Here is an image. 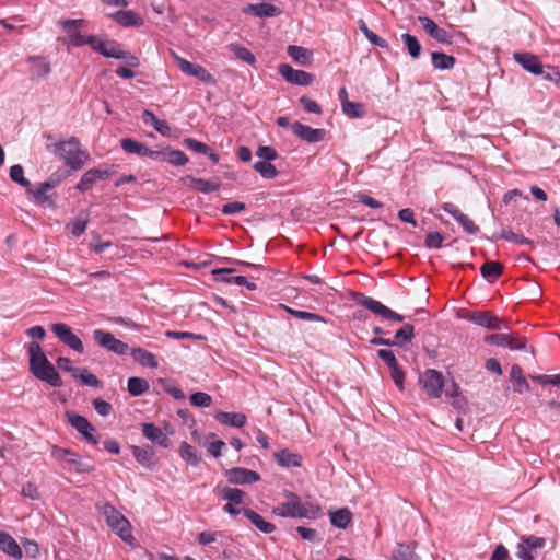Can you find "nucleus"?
Segmentation results:
<instances>
[{
  "instance_id": "f257e3e1",
  "label": "nucleus",
  "mask_w": 560,
  "mask_h": 560,
  "mask_svg": "<svg viewBox=\"0 0 560 560\" xmlns=\"http://www.w3.org/2000/svg\"><path fill=\"white\" fill-rule=\"evenodd\" d=\"M97 510L105 517L106 524L127 544H132L135 537L131 533L130 522L110 503L105 502L96 505Z\"/></svg>"
},
{
  "instance_id": "f03ea898",
  "label": "nucleus",
  "mask_w": 560,
  "mask_h": 560,
  "mask_svg": "<svg viewBox=\"0 0 560 560\" xmlns=\"http://www.w3.org/2000/svg\"><path fill=\"white\" fill-rule=\"evenodd\" d=\"M54 153L72 170H80L90 159L89 153L80 148V142H56Z\"/></svg>"
},
{
  "instance_id": "7ed1b4c3",
  "label": "nucleus",
  "mask_w": 560,
  "mask_h": 560,
  "mask_svg": "<svg viewBox=\"0 0 560 560\" xmlns=\"http://www.w3.org/2000/svg\"><path fill=\"white\" fill-rule=\"evenodd\" d=\"M51 456L56 460L63 463L65 468L74 470L78 474L91 472L95 469L92 463L84 462L78 453L70 448L55 445L51 448Z\"/></svg>"
},
{
  "instance_id": "20e7f679",
  "label": "nucleus",
  "mask_w": 560,
  "mask_h": 560,
  "mask_svg": "<svg viewBox=\"0 0 560 560\" xmlns=\"http://www.w3.org/2000/svg\"><path fill=\"white\" fill-rule=\"evenodd\" d=\"M352 299L360 305L364 306L366 310L371 311L375 315L381 316L384 319L387 320H394V322H404L405 316L392 311L384 304H382L380 301L366 296L363 293L355 292L352 294Z\"/></svg>"
},
{
  "instance_id": "39448f33",
  "label": "nucleus",
  "mask_w": 560,
  "mask_h": 560,
  "mask_svg": "<svg viewBox=\"0 0 560 560\" xmlns=\"http://www.w3.org/2000/svg\"><path fill=\"white\" fill-rule=\"evenodd\" d=\"M85 24L84 20H63L59 22L61 28L67 33L62 42L67 45L81 47L86 44L90 45V36H84L79 32V28Z\"/></svg>"
},
{
  "instance_id": "423d86ee",
  "label": "nucleus",
  "mask_w": 560,
  "mask_h": 560,
  "mask_svg": "<svg viewBox=\"0 0 560 560\" xmlns=\"http://www.w3.org/2000/svg\"><path fill=\"white\" fill-rule=\"evenodd\" d=\"M546 544V539L534 535L522 537L516 546V556L521 560H535L538 550Z\"/></svg>"
},
{
  "instance_id": "0eeeda50",
  "label": "nucleus",
  "mask_w": 560,
  "mask_h": 560,
  "mask_svg": "<svg viewBox=\"0 0 560 560\" xmlns=\"http://www.w3.org/2000/svg\"><path fill=\"white\" fill-rule=\"evenodd\" d=\"M422 389L431 398H439L443 392L444 377L441 372L429 369L420 377Z\"/></svg>"
},
{
  "instance_id": "6e6552de",
  "label": "nucleus",
  "mask_w": 560,
  "mask_h": 560,
  "mask_svg": "<svg viewBox=\"0 0 560 560\" xmlns=\"http://www.w3.org/2000/svg\"><path fill=\"white\" fill-rule=\"evenodd\" d=\"M51 331L56 335V337L78 353H82L84 351V346L81 339L72 331L70 326L63 323H56L51 325Z\"/></svg>"
},
{
  "instance_id": "1a4fd4ad",
  "label": "nucleus",
  "mask_w": 560,
  "mask_h": 560,
  "mask_svg": "<svg viewBox=\"0 0 560 560\" xmlns=\"http://www.w3.org/2000/svg\"><path fill=\"white\" fill-rule=\"evenodd\" d=\"M66 417L68 422L83 435V438L92 445L98 444V439L95 435V428L91 422L83 416L78 415L73 411H67Z\"/></svg>"
},
{
  "instance_id": "9d476101",
  "label": "nucleus",
  "mask_w": 560,
  "mask_h": 560,
  "mask_svg": "<svg viewBox=\"0 0 560 560\" xmlns=\"http://www.w3.org/2000/svg\"><path fill=\"white\" fill-rule=\"evenodd\" d=\"M278 125L290 128L292 133L302 140H320L325 137L324 129H313L300 122H291L287 117L278 118Z\"/></svg>"
},
{
  "instance_id": "9b49d317",
  "label": "nucleus",
  "mask_w": 560,
  "mask_h": 560,
  "mask_svg": "<svg viewBox=\"0 0 560 560\" xmlns=\"http://www.w3.org/2000/svg\"><path fill=\"white\" fill-rule=\"evenodd\" d=\"M485 341L490 345H494L502 348H509L511 350H524L527 351V343L524 337L518 335L509 334H493L485 337Z\"/></svg>"
},
{
  "instance_id": "f8f14e48",
  "label": "nucleus",
  "mask_w": 560,
  "mask_h": 560,
  "mask_svg": "<svg viewBox=\"0 0 560 560\" xmlns=\"http://www.w3.org/2000/svg\"><path fill=\"white\" fill-rule=\"evenodd\" d=\"M93 338L101 347L116 354L122 355L129 350L127 343L116 339L113 334L103 329H95L93 331Z\"/></svg>"
},
{
  "instance_id": "ddd939ff",
  "label": "nucleus",
  "mask_w": 560,
  "mask_h": 560,
  "mask_svg": "<svg viewBox=\"0 0 560 560\" xmlns=\"http://www.w3.org/2000/svg\"><path fill=\"white\" fill-rule=\"evenodd\" d=\"M90 46L93 50L108 58L119 59L125 57L121 46L110 39H102L97 36H90Z\"/></svg>"
},
{
  "instance_id": "4468645a",
  "label": "nucleus",
  "mask_w": 560,
  "mask_h": 560,
  "mask_svg": "<svg viewBox=\"0 0 560 560\" xmlns=\"http://www.w3.org/2000/svg\"><path fill=\"white\" fill-rule=\"evenodd\" d=\"M151 159L154 161H165L174 166H182L188 162V158L183 151L160 144H156V151L151 152Z\"/></svg>"
},
{
  "instance_id": "2eb2a0df",
  "label": "nucleus",
  "mask_w": 560,
  "mask_h": 560,
  "mask_svg": "<svg viewBox=\"0 0 560 560\" xmlns=\"http://www.w3.org/2000/svg\"><path fill=\"white\" fill-rule=\"evenodd\" d=\"M172 58L176 61L178 68L186 74L197 78L198 80L208 83L212 82V75L201 66L197 63H192L182 57H179L175 51H171Z\"/></svg>"
},
{
  "instance_id": "dca6fc26",
  "label": "nucleus",
  "mask_w": 560,
  "mask_h": 560,
  "mask_svg": "<svg viewBox=\"0 0 560 560\" xmlns=\"http://www.w3.org/2000/svg\"><path fill=\"white\" fill-rule=\"evenodd\" d=\"M467 319L487 329L500 330L508 328V324L503 318L490 312H471L468 314Z\"/></svg>"
},
{
  "instance_id": "f3484780",
  "label": "nucleus",
  "mask_w": 560,
  "mask_h": 560,
  "mask_svg": "<svg viewBox=\"0 0 560 560\" xmlns=\"http://www.w3.org/2000/svg\"><path fill=\"white\" fill-rule=\"evenodd\" d=\"M279 73L284 78L285 81L302 86L310 85L314 79L313 74L303 70L293 69L287 63L279 66Z\"/></svg>"
},
{
  "instance_id": "a211bd4d",
  "label": "nucleus",
  "mask_w": 560,
  "mask_h": 560,
  "mask_svg": "<svg viewBox=\"0 0 560 560\" xmlns=\"http://www.w3.org/2000/svg\"><path fill=\"white\" fill-rule=\"evenodd\" d=\"M225 476L229 482L233 485H250L257 482L260 479L258 472L242 467L228 469L225 471Z\"/></svg>"
},
{
  "instance_id": "6ab92c4d",
  "label": "nucleus",
  "mask_w": 560,
  "mask_h": 560,
  "mask_svg": "<svg viewBox=\"0 0 560 560\" xmlns=\"http://www.w3.org/2000/svg\"><path fill=\"white\" fill-rule=\"evenodd\" d=\"M418 21L420 22L422 28L435 40L442 44H451L452 35L444 28L438 26V24L427 16H419Z\"/></svg>"
},
{
  "instance_id": "aec40b11",
  "label": "nucleus",
  "mask_w": 560,
  "mask_h": 560,
  "mask_svg": "<svg viewBox=\"0 0 560 560\" xmlns=\"http://www.w3.org/2000/svg\"><path fill=\"white\" fill-rule=\"evenodd\" d=\"M284 497L288 501L273 508L272 514L281 517H299V495L291 491H284Z\"/></svg>"
},
{
  "instance_id": "412c9836",
  "label": "nucleus",
  "mask_w": 560,
  "mask_h": 560,
  "mask_svg": "<svg viewBox=\"0 0 560 560\" xmlns=\"http://www.w3.org/2000/svg\"><path fill=\"white\" fill-rule=\"evenodd\" d=\"M37 380L49 384L52 387H61L62 380L51 362H47L43 368L33 374Z\"/></svg>"
},
{
  "instance_id": "4be33fe9",
  "label": "nucleus",
  "mask_w": 560,
  "mask_h": 560,
  "mask_svg": "<svg viewBox=\"0 0 560 560\" xmlns=\"http://www.w3.org/2000/svg\"><path fill=\"white\" fill-rule=\"evenodd\" d=\"M514 60L533 74H544V66L539 58L529 52H515Z\"/></svg>"
},
{
  "instance_id": "5701e85b",
  "label": "nucleus",
  "mask_w": 560,
  "mask_h": 560,
  "mask_svg": "<svg viewBox=\"0 0 560 560\" xmlns=\"http://www.w3.org/2000/svg\"><path fill=\"white\" fill-rule=\"evenodd\" d=\"M27 352L30 355V372L32 375L43 368L49 360L43 351L40 345L36 341L28 343Z\"/></svg>"
},
{
  "instance_id": "b1692460",
  "label": "nucleus",
  "mask_w": 560,
  "mask_h": 560,
  "mask_svg": "<svg viewBox=\"0 0 560 560\" xmlns=\"http://www.w3.org/2000/svg\"><path fill=\"white\" fill-rule=\"evenodd\" d=\"M142 434L152 443L161 447L167 448L171 445V441L167 435L154 423H143Z\"/></svg>"
},
{
  "instance_id": "393cba45",
  "label": "nucleus",
  "mask_w": 560,
  "mask_h": 560,
  "mask_svg": "<svg viewBox=\"0 0 560 560\" xmlns=\"http://www.w3.org/2000/svg\"><path fill=\"white\" fill-rule=\"evenodd\" d=\"M233 272V269L229 268H221L213 270V275L217 277L218 280H221L226 283H235L241 287H246L248 290L254 291L257 289L256 283L249 281L244 276H233V277H224L225 273Z\"/></svg>"
},
{
  "instance_id": "a878e982",
  "label": "nucleus",
  "mask_w": 560,
  "mask_h": 560,
  "mask_svg": "<svg viewBox=\"0 0 560 560\" xmlns=\"http://www.w3.org/2000/svg\"><path fill=\"white\" fill-rule=\"evenodd\" d=\"M214 418L224 425L232 428H242L246 423V416L243 412L218 411Z\"/></svg>"
},
{
  "instance_id": "bb28decb",
  "label": "nucleus",
  "mask_w": 560,
  "mask_h": 560,
  "mask_svg": "<svg viewBox=\"0 0 560 560\" xmlns=\"http://www.w3.org/2000/svg\"><path fill=\"white\" fill-rule=\"evenodd\" d=\"M130 355L135 360V362L141 364L142 366L156 369L159 366V362L156 357L149 352L148 350L137 347L130 350Z\"/></svg>"
},
{
  "instance_id": "cd10ccee",
  "label": "nucleus",
  "mask_w": 560,
  "mask_h": 560,
  "mask_svg": "<svg viewBox=\"0 0 560 560\" xmlns=\"http://www.w3.org/2000/svg\"><path fill=\"white\" fill-rule=\"evenodd\" d=\"M132 455L137 459V462L145 468H152L153 466V456L155 454L154 448L150 445L145 446H136L131 447Z\"/></svg>"
},
{
  "instance_id": "c85d7f7f",
  "label": "nucleus",
  "mask_w": 560,
  "mask_h": 560,
  "mask_svg": "<svg viewBox=\"0 0 560 560\" xmlns=\"http://www.w3.org/2000/svg\"><path fill=\"white\" fill-rule=\"evenodd\" d=\"M27 61L31 66V74L35 79L46 78L50 72V63L44 57L31 56Z\"/></svg>"
},
{
  "instance_id": "c756f323",
  "label": "nucleus",
  "mask_w": 560,
  "mask_h": 560,
  "mask_svg": "<svg viewBox=\"0 0 560 560\" xmlns=\"http://www.w3.org/2000/svg\"><path fill=\"white\" fill-rule=\"evenodd\" d=\"M0 550L14 558L22 557V549L7 532L0 530Z\"/></svg>"
},
{
  "instance_id": "7c9ffc66",
  "label": "nucleus",
  "mask_w": 560,
  "mask_h": 560,
  "mask_svg": "<svg viewBox=\"0 0 560 560\" xmlns=\"http://www.w3.org/2000/svg\"><path fill=\"white\" fill-rule=\"evenodd\" d=\"M277 464L281 467L291 468V467H300L302 465V457L292 453L289 450H282L280 452L275 453L273 455Z\"/></svg>"
},
{
  "instance_id": "2f4dec72",
  "label": "nucleus",
  "mask_w": 560,
  "mask_h": 560,
  "mask_svg": "<svg viewBox=\"0 0 560 560\" xmlns=\"http://www.w3.org/2000/svg\"><path fill=\"white\" fill-rule=\"evenodd\" d=\"M244 12L254 14L258 18L276 16L280 14V10L270 3L248 4L244 8Z\"/></svg>"
},
{
  "instance_id": "473e14b6",
  "label": "nucleus",
  "mask_w": 560,
  "mask_h": 560,
  "mask_svg": "<svg viewBox=\"0 0 560 560\" xmlns=\"http://www.w3.org/2000/svg\"><path fill=\"white\" fill-rule=\"evenodd\" d=\"M243 513L260 532L270 534L276 530V526L272 523L265 521L257 512L250 509H244Z\"/></svg>"
},
{
  "instance_id": "72a5a7b5",
  "label": "nucleus",
  "mask_w": 560,
  "mask_h": 560,
  "mask_svg": "<svg viewBox=\"0 0 560 560\" xmlns=\"http://www.w3.org/2000/svg\"><path fill=\"white\" fill-rule=\"evenodd\" d=\"M480 273L487 281L494 282L503 273V266L498 261L488 260L480 267Z\"/></svg>"
},
{
  "instance_id": "f704fd0d",
  "label": "nucleus",
  "mask_w": 560,
  "mask_h": 560,
  "mask_svg": "<svg viewBox=\"0 0 560 560\" xmlns=\"http://www.w3.org/2000/svg\"><path fill=\"white\" fill-rule=\"evenodd\" d=\"M112 18L120 25L125 27L129 26H141L143 21L139 14L132 11H118L112 15Z\"/></svg>"
},
{
  "instance_id": "c9c22d12",
  "label": "nucleus",
  "mask_w": 560,
  "mask_h": 560,
  "mask_svg": "<svg viewBox=\"0 0 560 560\" xmlns=\"http://www.w3.org/2000/svg\"><path fill=\"white\" fill-rule=\"evenodd\" d=\"M415 337V327L411 324H405L401 328H399L394 339H392L393 346H398L400 348L409 345Z\"/></svg>"
},
{
  "instance_id": "e433bc0d",
  "label": "nucleus",
  "mask_w": 560,
  "mask_h": 560,
  "mask_svg": "<svg viewBox=\"0 0 560 560\" xmlns=\"http://www.w3.org/2000/svg\"><path fill=\"white\" fill-rule=\"evenodd\" d=\"M390 560H420L415 552V546L411 544H397L393 550Z\"/></svg>"
},
{
  "instance_id": "4c0bfd02",
  "label": "nucleus",
  "mask_w": 560,
  "mask_h": 560,
  "mask_svg": "<svg viewBox=\"0 0 560 560\" xmlns=\"http://www.w3.org/2000/svg\"><path fill=\"white\" fill-rule=\"evenodd\" d=\"M511 381L515 382L516 386L514 387V392L518 394L527 393L530 390V386L526 378L523 376V370L520 365L514 364L511 368L510 372Z\"/></svg>"
},
{
  "instance_id": "58836bf2",
  "label": "nucleus",
  "mask_w": 560,
  "mask_h": 560,
  "mask_svg": "<svg viewBox=\"0 0 560 560\" xmlns=\"http://www.w3.org/2000/svg\"><path fill=\"white\" fill-rule=\"evenodd\" d=\"M142 119L147 125H151L154 127L155 130H158L161 136L163 137H170L171 136V128L164 120L158 119L153 113L149 110H144L142 114Z\"/></svg>"
},
{
  "instance_id": "ea45409f",
  "label": "nucleus",
  "mask_w": 560,
  "mask_h": 560,
  "mask_svg": "<svg viewBox=\"0 0 560 560\" xmlns=\"http://www.w3.org/2000/svg\"><path fill=\"white\" fill-rule=\"evenodd\" d=\"M330 522L338 528H347L352 518V513L348 508L339 509L329 513Z\"/></svg>"
},
{
  "instance_id": "a19ab883",
  "label": "nucleus",
  "mask_w": 560,
  "mask_h": 560,
  "mask_svg": "<svg viewBox=\"0 0 560 560\" xmlns=\"http://www.w3.org/2000/svg\"><path fill=\"white\" fill-rule=\"evenodd\" d=\"M288 54L295 62L302 66H307L312 60V52L301 46L290 45Z\"/></svg>"
},
{
  "instance_id": "79ce46f5",
  "label": "nucleus",
  "mask_w": 560,
  "mask_h": 560,
  "mask_svg": "<svg viewBox=\"0 0 560 560\" xmlns=\"http://www.w3.org/2000/svg\"><path fill=\"white\" fill-rule=\"evenodd\" d=\"M432 65L439 70H450L455 65V58L444 52L434 51L431 55Z\"/></svg>"
},
{
  "instance_id": "37998d69",
  "label": "nucleus",
  "mask_w": 560,
  "mask_h": 560,
  "mask_svg": "<svg viewBox=\"0 0 560 560\" xmlns=\"http://www.w3.org/2000/svg\"><path fill=\"white\" fill-rule=\"evenodd\" d=\"M150 388L149 382L144 378L132 376L128 380L127 389L131 396H141Z\"/></svg>"
},
{
  "instance_id": "c03bdc74",
  "label": "nucleus",
  "mask_w": 560,
  "mask_h": 560,
  "mask_svg": "<svg viewBox=\"0 0 560 560\" xmlns=\"http://www.w3.org/2000/svg\"><path fill=\"white\" fill-rule=\"evenodd\" d=\"M121 148L127 153L138 154L141 156H148L150 159H151V152L156 151V145L154 148H148L142 142H121Z\"/></svg>"
},
{
  "instance_id": "a18cd8bd",
  "label": "nucleus",
  "mask_w": 560,
  "mask_h": 560,
  "mask_svg": "<svg viewBox=\"0 0 560 560\" xmlns=\"http://www.w3.org/2000/svg\"><path fill=\"white\" fill-rule=\"evenodd\" d=\"M299 517L315 520L322 515V508L314 502L302 503L299 499Z\"/></svg>"
},
{
  "instance_id": "49530a36",
  "label": "nucleus",
  "mask_w": 560,
  "mask_h": 560,
  "mask_svg": "<svg viewBox=\"0 0 560 560\" xmlns=\"http://www.w3.org/2000/svg\"><path fill=\"white\" fill-rule=\"evenodd\" d=\"M179 455L191 466L196 467L200 464L201 458L198 456L196 448L185 441L179 446Z\"/></svg>"
},
{
  "instance_id": "de8ad7c7",
  "label": "nucleus",
  "mask_w": 560,
  "mask_h": 560,
  "mask_svg": "<svg viewBox=\"0 0 560 560\" xmlns=\"http://www.w3.org/2000/svg\"><path fill=\"white\" fill-rule=\"evenodd\" d=\"M253 168L260 174L261 177L267 179L276 178L279 175L278 170L268 161H256Z\"/></svg>"
},
{
  "instance_id": "09e8293b",
  "label": "nucleus",
  "mask_w": 560,
  "mask_h": 560,
  "mask_svg": "<svg viewBox=\"0 0 560 560\" xmlns=\"http://www.w3.org/2000/svg\"><path fill=\"white\" fill-rule=\"evenodd\" d=\"M73 377L80 380L82 385L91 386V387H100V380L92 374L88 369H78L73 371Z\"/></svg>"
},
{
  "instance_id": "8fccbe9b",
  "label": "nucleus",
  "mask_w": 560,
  "mask_h": 560,
  "mask_svg": "<svg viewBox=\"0 0 560 560\" xmlns=\"http://www.w3.org/2000/svg\"><path fill=\"white\" fill-rule=\"evenodd\" d=\"M401 40L405 44L411 58L418 59L421 55L422 48L417 37L406 33L401 35Z\"/></svg>"
},
{
  "instance_id": "3c124183",
  "label": "nucleus",
  "mask_w": 560,
  "mask_h": 560,
  "mask_svg": "<svg viewBox=\"0 0 560 560\" xmlns=\"http://www.w3.org/2000/svg\"><path fill=\"white\" fill-rule=\"evenodd\" d=\"M341 108L349 118H361L365 115L364 106L361 103L345 101Z\"/></svg>"
},
{
  "instance_id": "603ef678",
  "label": "nucleus",
  "mask_w": 560,
  "mask_h": 560,
  "mask_svg": "<svg viewBox=\"0 0 560 560\" xmlns=\"http://www.w3.org/2000/svg\"><path fill=\"white\" fill-rule=\"evenodd\" d=\"M194 188L200 192L208 194L215 191L220 188L219 179H203V178H195Z\"/></svg>"
},
{
  "instance_id": "864d4df0",
  "label": "nucleus",
  "mask_w": 560,
  "mask_h": 560,
  "mask_svg": "<svg viewBox=\"0 0 560 560\" xmlns=\"http://www.w3.org/2000/svg\"><path fill=\"white\" fill-rule=\"evenodd\" d=\"M542 413L547 421L552 423L560 422V401H548L542 410Z\"/></svg>"
},
{
  "instance_id": "5fc2aeb1",
  "label": "nucleus",
  "mask_w": 560,
  "mask_h": 560,
  "mask_svg": "<svg viewBox=\"0 0 560 560\" xmlns=\"http://www.w3.org/2000/svg\"><path fill=\"white\" fill-rule=\"evenodd\" d=\"M51 189L50 184H39V186L35 189H32V187H28L26 189L27 194H32L35 201L39 205H44L49 201V196L47 195V191Z\"/></svg>"
},
{
  "instance_id": "6e6d98bb",
  "label": "nucleus",
  "mask_w": 560,
  "mask_h": 560,
  "mask_svg": "<svg viewBox=\"0 0 560 560\" xmlns=\"http://www.w3.org/2000/svg\"><path fill=\"white\" fill-rule=\"evenodd\" d=\"M229 49L240 59L245 61L248 65H254L256 62V58L254 54L248 50L244 46L232 44L229 46Z\"/></svg>"
},
{
  "instance_id": "4d7b16f0",
  "label": "nucleus",
  "mask_w": 560,
  "mask_h": 560,
  "mask_svg": "<svg viewBox=\"0 0 560 560\" xmlns=\"http://www.w3.org/2000/svg\"><path fill=\"white\" fill-rule=\"evenodd\" d=\"M9 175H10L11 180H13L14 183H18L19 185H21L22 187H24L26 189L32 186L31 182L24 177V170L19 164H15L10 167Z\"/></svg>"
},
{
  "instance_id": "13d9d810",
  "label": "nucleus",
  "mask_w": 560,
  "mask_h": 560,
  "mask_svg": "<svg viewBox=\"0 0 560 560\" xmlns=\"http://www.w3.org/2000/svg\"><path fill=\"white\" fill-rule=\"evenodd\" d=\"M283 307L290 315H292L295 318H299L302 320H307V322H325L324 318L318 314L306 312V311L293 310L289 306H283Z\"/></svg>"
},
{
  "instance_id": "bf43d9fd",
  "label": "nucleus",
  "mask_w": 560,
  "mask_h": 560,
  "mask_svg": "<svg viewBox=\"0 0 560 560\" xmlns=\"http://www.w3.org/2000/svg\"><path fill=\"white\" fill-rule=\"evenodd\" d=\"M96 182H97V179H96V177H95V175H94L93 171H92V170H89V171H86V172L82 175V177H81L80 182H79V183H78V185H77V189H78L79 191H81V192H85V191L90 190V189L94 186V184H95Z\"/></svg>"
},
{
  "instance_id": "052dcab7",
  "label": "nucleus",
  "mask_w": 560,
  "mask_h": 560,
  "mask_svg": "<svg viewBox=\"0 0 560 560\" xmlns=\"http://www.w3.org/2000/svg\"><path fill=\"white\" fill-rule=\"evenodd\" d=\"M529 377L541 385L560 386V374H534Z\"/></svg>"
},
{
  "instance_id": "680f3d73",
  "label": "nucleus",
  "mask_w": 560,
  "mask_h": 560,
  "mask_svg": "<svg viewBox=\"0 0 560 560\" xmlns=\"http://www.w3.org/2000/svg\"><path fill=\"white\" fill-rule=\"evenodd\" d=\"M190 402L196 407H209L212 404V397L203 392H196L190 395Z\"/></svg>"
},
{
  "instance_id": "e2e57ef3",
  "label": "nucleus",
  "mask_w": 560,
  "mask_h": 560,
  "mask_svg": "<svg viewBox=\"0 0 560 560\" xmlns=\"http://www.w3.org/2000/svg\"><path fill=\"white\" fill-rule=\"evenodd\" d=\"M256 155L259 159L258 161L271 162L278 158V152L272 147L260 145L256 151Z\"/></svg>"
},
{
  "instance_id": "0e129e2a",
  "label": "nucleus",
  "mask_w": 560,
  "mask_h": 560,
  "mask_svg": "<svg viewBox=\"0 0 560 560\" xmlns=\"http://www.w3.org/2000/svg\"><path fill=\"white\" fill-rule=\"evenodd\" d=\"M159 383L162 385L163 389L173 398L177 400L185 399V394L183 390L179 387L172 385L167 380L160 378Z\"/></svg>"
},
{
  "instance_id": "69168bd1",
  "label": "nucleus",
  "mask_w": 560,
  "mask_h": 560,
  "mask_svg": "<svg viewBox=\"0 0 560 560\" xmlns=\"http://www.w3.org/2000/svg\"><path fill=\"white\" fill-rule=\"evenodd\" d=\"M189 148L196 152L208 154L213 162L219 161L218 154L213 153L205 142H187Z\"/></svg>"
},
{
  "instance_id": "338daca9",
  "label": "nucleus",
  "mask_w": 560,
  "mask_h": 560,
  "mask_svg": "<svg viewBox=\"0 0 560 560\" xmlns=\"http://www.w3.org/2000/svg\"><path fill=\"white\" fill-rule=\"evenodd\" d=\"M92 404L100 416L107 417L113 411L112 405L101 398L93 399Z\"/></svg>"
},
{
  "instance_id": "774afa93",
  "label": "nucleus",
  "mask_w": 560,
  "mask_h": 560,
  "mask_svg": "<svg viewBox=\"0 0 560 560\" xmlns=\"http://www.w3.org/2000/svg\"><path fill=\"white\" fill-rule=\"evenodd\" d=\"M444 237L439 232H430L425 236L424 244L428 248H440Z\"/></svg>"
}]
</instances>
